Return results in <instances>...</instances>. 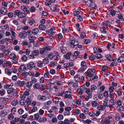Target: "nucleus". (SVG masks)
Masks as SVG:
<instances>
[{"mask_svg":"<svg viewBox=\"0 0 124 124\" xmlns=\"http://www.w3.org/2000/svg\"><path fill=\"white\" fill-rule=\"evenodd\" d=\"M95 1V0H88L85 3L87 6L90 7L92 3Z\"/></svg>","mask_w":124,"mask_h":124,"instance_id":"c756f323","label":"nucleus"},{"mask_svg":"<svg viewBox=\"0 0 124 124\" xmlns=\"http://www.w3.org/2000/svg\"><path fill=\"white\" fill-rule=\"evenodd\" d=\"M51 9L52 11L56 12L57 9L56 6L55 5H52L51 7Z\"/></svg>","mask_w":124,"mask_h":124,"instance_id":"603ef678","label":"nucleus"},{"mask_svg":"<svg viewBox=\"0 0 124 124\" xmlns=\"http://www.w3.org/2000/svg\"><path fill=\"white\" fill-rule=\"evenodd\" d=\"M80 65L81 67L80 68V70L82 71H84L87 68L86 63L85 61H82Z\"/></svg>","mask_w":124,"mask_h":124,"instance_id":"39448f33","label":"nucleus"},{"mask_svg":"<svg viewBox=\"0 0 124 124\" xmlns=\"http://www.w3.org/2000/svg\"><path fill=\"white\" fill-rule=\"evenodd\" d=\"M37 65L39 68H42L43 66V62L42 61H39L37 62Z\"/></svg>","mask_w":124,"mask_h":124,"instance_id":"f704fd0d","label":"nucleus"},{"mask_svg":"<svg viewBox=\"0 0 124 124\" xmlns=\"http://www.w3.org/2000/svg\"><path fill=\"white\" fill-rule=\"evenodd\" d=\"M39 101H44L46 100L47 98L45 95H39L37 97Z\"/></svg>","mask_w":124,"mask_h":124,"instance_id":"dca6fc26","label":"nucleus"},{"mask_svg":"<svg viewBox=\"0 0 124 124\" xmlns=\"http://www.w3.org/2000/svg\"><path fill=\"white\" fill-rule=\"evenodd\" d=\"M106 57L107 59L109 61H112V58L110 55L109 54H108L106 56Z\"/></svg>","mask_w":124,"mask_h":124,"instance_id":"052dcab7","label":"nucleus"},{"mask_svg":"<svg viewBox=\"0 0 124 124\" xmlns=\"http://www.w3.org/2000/svg\"><path fill=\"white\" fill-rule=\"evenodd\" d=\"M102 25L108 30L110 26V22L108 21H105L103 23Z\"/></svg>","mask_w":124,"mask_h":124,"instance_id":"f8f14e48","label":"nucleus"},{"mask_svg":"<svg viewBox=\"0 0 124 124\" xmlns=\"http://www.w3.org/2000/svg\"><path fill=\"white\" fill-rule=\"evenodd\" d=\"M26 70V68L24 65H22L20 66L19 68L18 69V70L20 72L25 71Z\"/></svg>","mask_w":124,"mask_h":124,"instance_id":"5701e85b","label":"nucleus"},{"mask_svg":"<svg viewBox=\"0 0 124 124\" xmlns=\"http://www.w3.org/2000/svg\"><path fill=\"white\" fill-rule=\"evenodd\" d=\"M1 41L2 42H3L4 43L5 42L6 43L9 44L11 42V39L9 38H6L2 40Z\"/></svg>","mask_w":124,"mask_h":124,"instance_id":"7c9ffc66","label":"nucleus"},{"mask_svg":"<svg viewBox=\"0 0 124 124\" xmlns=\"http://www.w3.org/2000/svg\"><path fill=\"white\" fill-rule=\"evenodd\" d=\"M52 101L50 100L44 102V106L45 108L48 107L49 106L52 104Z\"/></svg>","mask_w":124,"mask_h":124,"instance_id":"393cba45","label":"nucleus"},{"mask_svg":"<svg viewBox=\"0 0 124 124\" xmlns=\"http://www.w3.org/2000/svg\"><path fill=\"white\" fill-rule=\"evenodd\" d=\"M94 72V70L91 69H89L85 73V75L89 77H91L93 75Z\"/></svg>","mask_w":124,"mask_h":124,"instance_id":"6e6552de","label":"nucleus"},{"mask_svg":"<svg viewBox=\"0 0 124 124\" xmlns=\"http://www.w3.org/2000/svg\"><path fill=\"white\" fill-rule=\"evenodd\" d=\"M117 109L118 111L120 112H121L122 111H124V109L123 107H119L117 106Z\"/></svg>","mask_w":124,"mask_h":124,"instance_id":"6e6d98bb","label":"nucleus"},{"mask_svg":"<svg viewBox=\"0 0 124 124\" xmlns=\"http://www.w3.org/2000/svg\"><path fill=\"white\" fill-rule=\"evenodd\" d=\"M20 105H21L24 106L26 110H27L28 109L26 108V107L28 105L26 101L24 100H21L20 101Z\"/></svg>","mask_w":124,"mask_h":124,"instance_id":"f3484780","label":"nucleus"},{"mask_svg":"<svg viewBox=\"0 0 124 124\" xmlns=\"http://www.w3.org/2000/svg\"><path fill=\"white\" fill-rule=\"evenodd\" d=\"M79 117L82 119H85L86 118V116L83 113H80L79 116Z\"/></svg>","mask_w":124,"mask_h":124,"instance_id":"680f3d73","label":"nucleus"},{"mask_svg":"<svg viewBox=\"0 0 124 124\" xmlns=\"http://www.w3.org/2000/svg\"><path fill=\"white\" fill-rule=\"evenodd\" d=\"M21 8L22 10L24 12V13L26 15L29 12L28 8L24 6H22L21 7Z\"/></svg>","mask_w":124,"mask_h":124,"instance_id":"aec40b11","label":"nucleus"},{"mask_svg":"<svg viewBox=\"0 0 124 124\" xmlns=\"http://www.w3.org/2000/svg\"><path fill=\"white\" fill-rule=\"evenodd\" d=\"M27 36V33L26 32L23 31L20 32L18 35L19 37L21 38H24Z\"/></svg>","mask_w":124,"mask_h":124,"instance_id":"6ab92c4d","label":"nucleus"},{"mask_svg":"<svg viewBox=\"0 0 124 124\" xmlns=\"http://www.w3.org/2000/svg\"><path fill=\"white\" fill-rule=\"evenodd\" d=\"M90 7V9H96L97 8V5L94 3V2H93L92 3V4H91V6Z\"/></svg>","mask_w":124,"mask_h":124,"instance_id":"de8ad7c7","label":"nucleus"},{"mask_svg":"<svg viewBox=\"0 0 124 124\" xmlns=\"http://www.w3.org/2000/svg\"><path fill=\"white\" fill-rule=\"evenodd\" d=\"M38 28L40 30H44L46 29V27L44 24H41L39 25Z\"/></svg>","mask_w":124,"mask_h":124,"instance_id":"58836bf2","label":"nucleus"},{"mask_svg":"<svg viewBox=\"0 0 124 124\" xmlns=\"http://www.w3.org/2000/svg\"><path fill=\"white\" fill-rule=\"evenodd\" d=\"M115 46V44L114 43H112L111 44L108 43L107 44V48L109 50L111 51L113 50L114 49V47Z\"/></svg>","mask_w":124,"mask_h":124,"instance_id":"9d476101","label":"nucleus"},{"mask_svg":"<svg viewBox=\"0 0 124 124\" xmlns=\"http://www.w3.org/2000/svg\"><path fill=\"white\" fill-rule=\"evenodd\" d=\"M5 73L8 76H10L12 72L11 70L9 69L8 68H6L4 70Z\"/></svg>","mask_w":124,"mask_h":124,"instance_id":"412c9836","label":"nucleus"},{"mask_svg":"<svg viewBox=\"0 0 124 124\" xmlns=\"http://www.w3.org/2000/svg\"><path fill=\"white\" fill-rule=\"evenodd\" d=\"M117 61L118 62H124V58L123 56H120L118 58Z\"/></svg>","mask_w":124,"mask_h":124,"instance_id":"a18cd8bd","label":"nucleus"},{"mask_svg":"<svg viewBox=\"0 0 124 124\" xmlns=\"http://www.w3.org/2000/svg\"><path fill=\"white\" fill-rule=\"evenodd\" d=\"M7 112H6L4 110H2L0 112V116L1 117H3L7 114Z\"/></svg>","mask_w":124,"mask_h":124,"instance_id":"e433bc0d","label":"nucleus"},{"mask_svg":"<svg viewBox=\"0 0 124 124\" xmlns=\"http://www.w3.org/2000/svg\"><path fill=\"white\" fill-rule=\"evenodd\" d=\"M85 86L84 85L81 86L80 88L78 89L77 91V92L80 95H82L83 93L85 91Z\"/></svg>","mask_w":124,"mask_h":124,"instance_id":"4468645a","label":"nucleus"},{"mask_svg":"<svg viewBox=\"0 0 124 124\" xmlns=\"http://www.w3.org/2000/svg\"><path fill=\"white\" fill-rule=\"evenodd\" d=\"M26 102L28 105L31 104V97L30 96H28L26 99Z\"/></svg>","mask_w":124,"mask_h":124,"instance_id":"4c0bfd02","label":"nucleus"},{"mask_svg":"<svg viewBox=\"0 0 124 124\" xmlns=\"http://www.w3.org/2000/svg\"><path fill=\"white\" fill-rule=\"evenodd\" d=\"M58 109L56 106H53L51 108L50 110L48 111V112L51 113L52 112H57Z\"/></svg>","mask_w":124,"mask_h":124,"instance_id":"4be33fe9","label":"nucleus"},{"mask_svg":"<svg viewBox=\"0 0 124 124\" xmlns=\"http://www.w3.org/2000/svg\"><path fill=\"white\" fill-rule=\"evenodd\" d=\"M49 73L48 71H46L43 75L44 77L46 78H49Z\"/></svg>","mask_w":124,"mask_h":124,"instance_id":"8fccbe9b","label":"nucleus"},{"mask_svg":"<svg viewBox=\"0 0 124 124\" xmlns=\"http://www.w3.org/2000/svg\"><path fill=\"white\" fill-rule=\"evenodd\" d=\"M70 30L69 28H63L62 29V32L63 33H68L70 31Z\"/></svg>","mask_w":124,"mask_h":124,"instance_id":"13d9d810","label":"nucleus"},{"mask_svg":"<svg viewBox=\"0 0 124 124\" xmlns=\"http://www.w3.org/2000/svg\"><path fill=\"white\" fill-rule=\"evenodd\" d=\"M79 16L77 18V21L79 22L82 21H83V18L82 16V14H80Z\"/></svg>","mask_w":124,"mask_h":124,"instance_id":"37998d69","label":"nucleus"},{"mask_svg":"<svg viewBox=\"0 0 124 124\" xmlns=\"http://www.w3.org/2000/svg\"><path fill=\"white\" fill-rule=\"evenodd\" d=\"M35 23V21L33 18H30L29 19L28 23L30 25H32Z\"/></svg>","mask_w":124,"mask_h":124,"instance_id":"2f4dec72","label":"nucleus"},{"mask_svg":"<svg viewBox=\"0 0 124 124\" xmlns=\"http://www.w3.org/2000/svg\"><path fill=\"white\" fill-rule=\"evenodd\" d=\"M28 73H27V72L25 71L23 72L22 73V75L24 77V79H26L28 75Z\"/></svg>","mask_w":124,"mask_h":124,"instance_id":"69168bd1","label":"nucleus"},{"mask_svg":"<svg viewBox=\"0 0 124 124\" xmlns=\"http://www.w3.org/2000/svg\"><path fill=\"white\" fill-rule=\"evenodd\" d=\"M7 92L9 94L12 93L13 95L14 96H16L18 94L17 91L13 87H10L8 88L7 91Z\"/></svg>","mask_w":124,"mask_h":124,"instance_id":"7ed1b4c3","label":"nucleus"},{"mask_svg":"<svg viewBox=\"0 0 124 124\" xmlns=\"http://www.w3.org/2000/svg\"><path fill=\"white\" fill-rule=\"evenodd\" d=\"M55 0H47L45 2V4L47 6H49L50 5L51 3H54Z\"/></svg>","mask_w":124,"mask_h":124,"instance_id":"473e14b6","label":"nucleus"},{"mask_svg":"<svg viewBox=\"0 0 124 124\" xmlns=\"http://www.w3.org/2000/svg\"><path fill=\"white\" fill-rule=\"evenodd\" d=\"M91 104L92 106L94 107H96L98 105L97 102L96 101H92L91 102Z\"/></svg>","mask_w":124,"mask_h":124,"instance_id":"4d7b16f0","label":"nucleus"},{"mask_svg":"<svg viewBox=\"0 0 124 124\" xmlns=\"http://www.w3.org/2000/svg\"><path fill=\"white\" fill-rule=\"evenodd\" d=\"M32 53L34 56H36L39 54V50H35L32 52Z\"/></svg>","mask_w":124,"mask_h":124,"instance_id":"5fc2aeb1","label":"nucleus"},{"mask_svg":"<svg viewBox=\"0 0 124 124\" xmlns=\"http://www.w3.org/2000/svg\"><path fill=\"white\" fill-rule=\"evenodd\" d=\"M86 36V34L85 32H82L80 35V38L81 39H83L85 38Z\"/></svg>","mask_w":124,"mask_h":124,"instance_id":"338daca9","label":"nucleus"},{"mask_svg":"<svg viewBox=\"0 0 124 124\" xmlns=\"http://www.w3.org/2000/svg\"><path fill=\"white\" fill-rule=\"evenodd\" d=\"M106 29V28L103 26L100 28V30L101 33L105 34H107V32Z\"/></svg>","mask_w":124,"mask_h":124,"instance_id":"bb28decb","label":"nucleus"},{"mask_svg":"<svg viewBox=\"0 0 124 124\" xmlns=\"http://www.w3.org/2000/svg\"><path fill=\"white\" fill-rule=\"evenodd\" d=\"M9 57L11 59L13 60H15L16 57V55L13 53H12L10 54L9 55Z\"/></svg>","mask_w":124,"mask_h":124,"instance_id":"79ce46f5","label":"nucleus"},{"mask_svg":"<svg viewBox=\"0 0 124 124\" xmlns=\"http://www.w3.org/2000/svg\"><path fill=\"white\" fill-rule=\"evenodd\" d=\"M80 76L78 75H77L74 77V78L75 81L78 82L80 80Z\"/></svg>","mask_w":124,"mask_h":124,"instance_id":"c9c22d12","label":"nucleus"},{"mask_svg":"<svg viewBox=\"0 0 124 124\" xmlns=\"http://www.w3.org/2000/svg\"><path fill=\"white\" fill-rule=\"evenodd\" d=\"M59 49H60L61 52L65 54L67 51L66 48L63 45L61 44L59 47Z\"/></svg>","mask_w":124,"mask_h":124,"instance_id":"9b49d317","label":"nucleus"},{"mask_svg":"<svg viewBox=\"0 0 124 124\" xmlns=\"http://www.w3.org/2000/svg\"><path fill=\"white\" fill-rule=\"evenodd\" d=\"M7 10L4 8H2L0 9V15H5L7 14Z\"/></svg>","mask_w":124,"mask_h":124,"instance_id":"a211bd4d","label":"nucleus"},{"mask_svg":"<svg viewBox=\"0 0 124 124\" xmlns=\"http://www.w3.org/2000/svg\"><path fill=\"white\" fill-rule=\"evenodd\" d=\"M46 51H49L52 48L51 46L48 45L46 44L44 46Z\"/></svg>","mask_w":124,"mask_h":124,"instance_id":"c85d7f7f","label":"nucleus"},{"mask_svg":"<svg viewBox=\"0 0 124 124\" xmlns=\"http://www.w3.org/2000/svg\"><path fill=\"white\" fill-rule=\"evenodd\" d=\"M65 111L63 113L64 115L65 116H69L70 115V111L72 109L70 107H68L65 108H64Z\"/></svg>","mask_w":124,"mask_h":124,"instance_id":"0eeeda50","label":"nucleus"},{"mask_svg":"<svg viewBox=\"0 0 124 124\" xmlns=\"http://www.w3.org/2000/svg\"><path fill=\"white\" fill-rule=\"evenodd\" d=\"M25 84V81H21L19 80L17 81V82L15 83V85L16 86L20 87H23L24 85Z\"/></svg>","mask_w":124,"mask_h":124,"instance_id":"1a4fd4ad","label":"nucleus"},{"mask_svg":"<svg viewBox=\"0 0 124 124\" xmlns=\"http://www.w3.org/2000/svg\"><path fill=\"white\" fill-rule=\"evenodd\" d=\"M64 65V68H65L73 66L74 64L72 62H70L65 63Z\"/></svg>","mask_w":124,"mask_h":124,"instance_id":"cd10ccee","label":"nucleus"},{"mask_svg":"<svg viewBox=\"0 0 124 124\" xmlns=\"http://www.w3.org/2000/svg\"><path fill=\"white\" fill-rule=\"evenodd\" d=\"M64 97L65 98L73 99L72 96L71 95L70 92L68 91L65 92Z\"/></svg>","mask_w":124,"mask_h":124,"instance_id":"2eb2a0df","label":"nucleus"},{"mask_svg":"<svg viewBox=\"0 0 124 124\" xmlns=\"http://www.w3.org/2000/svg\"><path fill=\"white\" fill-rule=\"evenodd\" d=\"M15 15L17 16L19 18H23L25 17L26 14L23 13L19 10H16L14 11Z\"/></svg>","mask_w":124,"mask_h":124,"instance_id":"f03ea898","label":"nucleus"},{"mask_svg":"<svg viewBox=\"0 0 124 124\" xmlns=\"http://www.w3.org/2000/svg\"><path fill=\"white\" fill-rule=\"evenodd\" d=\"M37 109L36 107H34L31 110L29 111V112L30 113H31L33 112H35Z\"/></svg>","mask_w":124,"mask_h":124,"instance_id":"e2e57ef3","label":"nucleus"},{"mask_svg":"<svg viewBox=\"0 0 124 124\" xmlns=\"http://www.w3.org/2000/svg\"><path fill=\"white\" fill-rule=\"evenodd\" d=\"M9 50H5L3 51L2 53H0V57H3L6 56L9 54Z\"/></svg>","mask_w":124,"mask_h":124,"instance_id":"ddd939ff","label":"nucleus"},{"mask_svg":"<svg viewBox=\"0 0 124 124\" xmlns=\"http://www.w3.org/2000/svg\"><path fill=\"white\" fill-rule=\"evenodd\" d=\"M120 13V12L119 11H117V14H118V17L119 19H121L123 21H124V18H123L122 15Z\"/></svg>","mask_w":124,"mask_h":124,"instance_id":"ea45409f","label":"nucleus"},{"mask_svg":"<svg viewBox=\"0 0 124 124\" xmlns=\"http://www.w3.org/2000/svg\"><path fill=\"white\" fill-rule=\"evenodd\" d=\"M39 31V30L38 28H35L32 30V33L33 34L35 35L37 34Z\"/></svg>","mask_w":124,"mask_h":124,"instance_id":"49530a36","label":"nucleus"},{"mask_svg":"<svg viewBox=\"0 0 124 124\" xmlns=\"http://www.w3.org/2000/svg\"><path fill=\"white\" fill-rule=\"evenodd\" d=\"M34 116L35 119L39 122L41 119V117L39 116V114L38 113L35 114L34 115Z\"/></svg>","mask_w":124,"mask_h":124,"instance_id":"a878e982","label":"nucleus"},{"mask_svg":"<svg viewBox=\"0 0 124 124\" xmlns=\"http://www.w3.org/2000/svg\"><path fill=\"white\" fill-rule=\"evenodd\" d=\"M49 60L47 57H46L43 60V62L44 64H47L49 62Z\"/></svg>","mask_w":124,"mask_h":124,"instance_id":"3c124183","label":"nucleus"},{"mask_svg":"<svg viewBox=\"0 0 124 124\" xmlns=\"http://www.w3.org/2000/svg\"><path fill=\"white\" fill-rule=\"evenodd\" d=\"M18 101L16 100H15L11 102V104L14 106H15L18 103Z\"/></svg>","mask_w":124,"mask_h":124,"instance_id":"09e8293b","label":"nucleus"},{"mask_svg":"<svg viewBox=\"0 0 124 124\" xmlns=\"http://www.w3.org/2000/svg\"><path fill=\"white\" fill-rule=\"evenodd\" d=\"M36 66V64L33 62H31L27 65V69L30 70H32Z\"/></svg>","mask_w":124,"mask_h":124,"instance_id":"20e7f679","label":"nucleus"},{"mask_svg":"<svg viewBox=\"0 0 124 124\" xmlns=\"http://www.w3.org/2000/svg\"><path fill=\"white\" fill-rule=\"evenodd\" d=\"M14 117V116L13 115V114L11 113L9 114L8 117V119L10 120H12Z\"/></svg>","mask_w":124,"mask_h":124,"instance_id":"864d4df0","label":"nucleus"},{"mask_svg":"<svg viewBox=\"0 0 124 124\" xmlns=\"http://www.w3.org/2000/svg\"><path fill=\"white\" fill-rule=\"evenodd\" d=\"M5 91L4 89H1L0 90V95L1 96H3L5 93Z\"/></svg>","mask_w":124,"mask_h":124,"instance_id":"774afa93","label":"nucleus"},{"mask_svg":"<svg viewBox=\"0 0 124 124\" xmlns=\"http://www.w3.org/2000/svg\"><path fill=\"white\" fill-rule=\"evenodd\" d=\"M105 108V107L102 105H98L97 107V109L99 110L103 111L104 110Z\"/></svg>","mask_w":124,"mask_h":124,"instance_id":"72a5a7b5","label":"nucleus"},{"mask_svg":"<svg viewBox=\"0 0 124 124\" xmlns=\"http://www.w3.org/2000/svg\"><path fill=\"white\" fill-rule=\"evenodd\" d=\"M47 118L45 117H43L42 118H41L40 120L39 121V123L45 122L47 121Z\"/></svg>","mask_w":124,"mask_h":124,"instance_id":"bf43d9fd","label":"nucleus"},{"mask_svg":"<svg viewBox=\"0 0 124 124\" xmlns=\"http://www.w3.org/2000/svg\"><path fill=\"white\" fill-rule=\"evenodd\" d=\"M53 102L55 104H56L58 103L59 101L58 98L57 97H54L53 99Z\"/></svg>","mask_w":124,"mask_h":124,"instance_id":"0e129e2a","label":"nucleus"},{"mask_svg":"<svg viewBox=\"0 0 124 124\" xmlns=\"http://www.w3.org/2000/svg\"><path fill=\"white\" fill-rule=\"evenodd\" d=\"M85 91L87 94H88V95H92L91 92H90L89 89H87L85 86Z\"/></svg>","mask_w":124,"mask_h":124,"instance_id":"c03bdc74","label":"nucleus"},{"mask_svg":"<svg viewBox=\"0 0 124 124\" xmlns=\"http://www.w3.org/2000/svg\"><path fill=\"white\" fill-rule=\"evenodd\" d=\"M73 14L74 16H76L77 17L79 16L80 14H81L80 13L79 11L78 10L74 11L73 12Z\"/></svg>","mask_w":124,"mask_h":124,"instance_id":"a19ab883","label":"nucleus"},{"mask_svg":"<svg viewBox=\"0 0 124 124\" xmlns=\"http://www.w3.org/2000/svg\"><path fill=\"white\" fill-rule=\"evenodd\" d=\"M101 123L102 124H115L114 119L111 116H109L105 118L102 119Z\"/></svg>","mask_w":124,"mask_h":124,"instance_id":"f257e3e1","label":"nucleus"},{"mask_svg":"<svg viewBox=\"0 0 124 124\" xmlns=\"http://www.w3.org/2000/svg\"><path fill=\"white\" fill-rule=\"evenodd\" d=\"M70 43V45L71 47H75L79 44V42L76 39L71 40Z\"/></svg>","mask_w":124,"mask_h":124,"instance_id":"423d86ee","label":"nucleus"},{"mask_svg":"<svg viewBox=\"0 0 124 124\" xmlns=\"http://www.w3.org/2000/svg\"><path fill=\"white\" fill-rule=\"evenodd\" d=\"M20 120V118L18 117H16L14 118V120H13L10 122V124H16V123L19 122Z\"/></svg>","mask_w":124,"mask_h":124,"instance_id":"b1692460","label":"nucleus"}]
</instances>
